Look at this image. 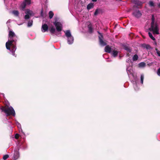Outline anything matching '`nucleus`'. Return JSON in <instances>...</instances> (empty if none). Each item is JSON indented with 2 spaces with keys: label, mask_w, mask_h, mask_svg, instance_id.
Returning a JSON list of instances; mask_svg holds the SVG:
<instances>
[{
  "label": "nucleus",
  "mask_w": 160,
  "mask_h": 160,
  "mask_svg": "<svg viewBox=\"0 0 160 160\" xmlns=\"http://www.w3.org/2000/svg\"><path fill=\"white\" fill-rule=\"evenodd\" d=\"M0 109L2 112H4L6 114L7 116H12L14 117L15 115V111L11 106L9 107L6 105L5 106H2L0 108Z\"/></svg>",
  "instance_id": "nucleus-1"
},
{
  "label": "nucleus",
  "mask_w": 160,
  "mask_h": 160,
  "mask_svg": "<svg viewBox=\"0 0 160 160\" xmlns=\"http://www.w3.org/2000/svg\"><path fill=\"white\" fill-rule=\"evenodd\" d=\"M48 29L51 34H55L56 32V29L54 27L51 25L48 28V25L46 24H42V31L44 32L48 31Z\"/></svg>",
  "instance_id": "nucleus-2"
},
{
  "label": "nucleus",
  "mask_w": 160,
  "mask_h": 160,
  "mask_svg": "<svg viewBox=\"0 0 160 160\" xmlns=\"http://www.w3.org/2000/svg\"><path fill=\"white\" fill-rule=\"evenodd\" d=\"M17 40H12L11 41L8 40L6 43V46L7 49L9 50H10V47H11L12 51H15L16 49V43Z\"/></svg>",
  "instance_id": "nucleus-3"
},
{
  "label": "nucleus",
  "mask_w": 160,
  "mask_h": 160,
  "mask_svg": "<svg viewBox=\"0 0 160 160\" xmlns=\"http://www.w3.org/2000/svg\"><path fill=\"white\" fill-rule=\"evenodd\" d=\"M149 30L151 31H153L154 34H159L157 25L156 23H155L154 22L151 23V27L149 28Z\"/></svg>",
  "instance_id": "nucleus-4"
},
{
  "label": "nucleus",
  "mask_w": 160,
  "mask_h": 160,
  "mask_svg": "<svg viewBox=\"0 0 160 160\" xmlns=\"http://www.w3.org/2000/svg\"><path fill=\"white\" fill-rule=\"evenodd\" d=\"M53 23L56 28L57 31L60 32L62 30V25L60 22L55 21L53 22Z\"/></svg>",
  "instance_id": "nucleus-5"
},
{
  "label": "nucleus",
  "mask_w": 160,
  "mask_h": 160,
  "mask_svg": "<svg viewBox=\"0 0 160 160\" xmlns=\"http://www.w3.org/2000/svg\"><path fill=\"white\" fill-rule=\"evenodd\" d=\"M8 38L9 41H11L12 40H17L15 38H17V37L15 35L14 32L12 31H9L8 34Z\"/></svg>",
  "instance_id": "nucleus-6"
},
{
  "label": "nucleus",
  "mask_w": 160,
  "mask_h": 160,
  "mask_svg": "<svg viewBox=\"0 0 160 160\" xmlns=\"http://www.w3.org/2000/svg\"><path fill=\"white\" fill-rule=\"evenodd\" d=\"M98 33L100 35V36L98 37L99 42L100 44L102 46H104L107 45L106 43L104 42L103 40V37L102 34L99 31H98Z\"/></svg>",
  "instance_id": "nucleus-7"
},
{
  "label": "nucleus",
  "mask_w": 160,
  "mask_h": 160,
  "mask_svg": "<svg viewBox=\"0 0 160 160\" xmlns=\"http://www.w3.org/2000/svg\"><path fill=\"white\" fill-rule=\"evenodd\" d=\"M132 2L134 3L135 5H137V6H134V7H136L137 8H139V7H141L142 4V2L138 0H132Z\"/></svg>",
  "instance_id": "nucleus-8"
},
{
  "label": "nucleus",
  "mask_w": 160,
  "mask_h": 160,
  "mask_svg": "<svg viewBox=\"0 0 160 160\" xmlns=\"http://www.w3.org/2000/svg\"><path fill=\"white\" fill-rule=\"evenodd\" d=\"M132 14L135 17L137 18L140 17L142 15V14L139 10L135 11Z\"/></svg>",
  "instance_id": "nucleus-9"
},
{
  "label": "nucleus",
  "mask_w": 160,
  "mask_h": 160,
  "mask_svg": "<svg viewBox=\"0 0 160 160\" xmlns=\"http://www.w3.org/2000/svg\"><path fill=\"white\" fill-rule=\"evenodd\" d=\"M88 28L89 32L90 33H92L93 32V28L92 25L91 23L88 25Z\"/></svg>",
  "instance_id": "nucleus-10"
},
{
  "label": "nucleus",
  "mask_w": 160,
  "mask_h": 160,
  "mask_svg": "<svg viewBox=\"0 0 160 160\" xmlns=\"http://www.w3.org/2000/svg\"><path fill=\"white\" fill-rule=\"evenodd\" d=\"M124 49L126 50L127 52H131V48L128 45H124L123 46Z\"/></svg>",
  "instance_id": "nucleus-11"
},
{
  "label": "nucleus",
  "mask_w": 160,
  "mask_h": 160,
  "mask_svg": "<svg viewBox=\"0 0 160 160\" xmlns=\"http://www.w3.org/2000/svg\"><path fill=\"white\" fill-rule=\"evenodd\" d=\"M104 50L106 52L110 53L111 52V48L109 45H107L105 47Z\"/></svg>",
  "instance_id": "nucleus-12"
},
{
  "label": "nucleus",
  "mask_w": 160,
  "mask_h": 160,
  "mask_svg": "<svg viewBox=\"0 0 160 160\" xmlns=\"http://www.w3.org/2000/svg\"><path fill=\"white\" fill-rule=\"evenodd\" d=\"M68 43L69 44H72L73 42V38L72 36H71L70 37H69L68 38Z\"/></svg>",
  "instance_id": "nucleus-13"
},
{
  "label": "nucleus",
  "mask_w": 160,
  "mask_h": 160,
  "mask_svg": "<svg viewBox=\"0 0 160 160\" xmlns=\"http://www.w3.org/2000/svg\"><path fill=\"white\" fill-rule=\"evenodd\" d=\"M65 33L66 36L67 38L70 37L72 36L70 31L69 30L66 31V32H65Z\"/></svg>",
  "instance_id": "nucleus-14"
},
{
  "label": "nucleus",
  "mask_w": 160,
  "mask_h": 160,
  "mask_svg": "<svg viewBox=\"0 0 160 160\" xmlns=\"http://www.w3.org/2000/svg\"><path fill=\"white\" fill-rule=\"evenodd\" d=\"M94 7L93 4L92 3H90L87 6V9L88 10H89L93 8Z\"/></svg>",
  "instance_id": "nucleus-15"
},
{
  "label": "nucleus",
  "mask_w": 160,
  "mask_h": 160,
  "mask_svg": "<svg viewBox=\"0 0 160 160\" xmlns=\"http://www.w3.org/2000/svg\"><path fill=\"white\" fill-rule=\"evenodd\" d=\"M26 4L25 3V2H23L21 5V8L22 10L23 11L24 10L25 8H26Z\"/></svg>",
  "instance_id": "nucleus-16"
},
{
  "label": "nucleus",
  "mask_w": 160,
  "mask_h": 160,
  "mask_svg": "<svg viewBox=\"0 0 160 160\" xmlns=\"http://www.w3.org/2000/svg\"><path fill=\"white\" fill-rule=\"evenodd\" d=\"M118 53V52L115 50L112 51V55L113 57H115L117 56Z\"/></svg>",
  "instance_id": "nucleus-17"
},
{
  "label": "nucleus",
  "mask_w": 160,
  "mask_h": 160,
  "mask_svg": "<svg viewBox=\"0 0 160 160\" xmlns=\"http://www.w3.org/2000/svg\"><path fill=\"white\" fill-rule=\"evenodd\" d=\"M12 13L15 16L18 17L19 15V12L18 10H13L12 11Z\"/></svg>",
  "instance_id": "nucleus-18"
},
{
  "label": "nucleus",
  "mask_w": 160,
  "mask_h": 160,
  "mask_svg": "<svg viewBox=\"0 0 160 160\" xmlns=\"http://www.w3.org/2000/svg\"><path fill=\"white\" fill-rule=\"evenodd\" d=\"M146 65L145 63L144 62H142L138 64V66L139 67H144Z\"/></svg>",
  "instance_id": "nucleus-19"
},
{
  "label": "nucleus",
  "mask_w": 160,
  "mask_h": 160,
  "mask_svg": "<svg viewBox=\"0 0 160 160\" xmlns=\"http://www.w3.org/2000/svg\"><path fill=\"white\" fill-rule=\"evenodd\" d=\"M48 14L49 18L50 19L52 18L54 15V13L52 11H50L49 12Z\"/></svg>",
  "instance_id": "nucleus-20"
},
{
  "label": "nucleus",
  "mask_w": 160,
  "mask_h": 160,
  "mask_svg": "<svg viewBox=\"0 0 160 160\" xmlns=\"http://www.w3.org/2000/svg\"><path fill=\"white\" fill-rule=\"evenodd\" d=\"M138 57L137 54L134 55L132 58V60L133 61H136L138 60Z\"/></svg>",
  "instance_id": "nucleus-21"
},
{
  "label": "nucleus",
  "mask_w": 160,
  "mask_h": 160,
  "mask_svg": "<svg viewBox=\"0 0 160 160\" xmlns=\"http://www.w3.org/2000/svg\"><path fill=\"white\" fill-rule=\"evenodd\" d=\"M148 35L150 38L152 39L154 41L155 40V38L152 36V34L150 32H148Z\"/></svg>",
  "instance_id": "nucleus-22"
},
{
  "label": "nucleus",
  "mask_w": 160,
  "mask_h": 160,
  "mask_svg": "<svg viewBox=\"0 0 160 160\" xmlns=\"http://www.w3.org/2000/svg\"><path fill=\"white\" fill-rule=\"evenodd\" d=\"M33 21L32 20H30L28 21V27H31Z\"/></svg>",
  "instance_id": "nucleus-23"
},
{
  "label": "nucleus",
  "mask_w": 160,
  "mask_h": 160,
  "mask_svg": "<svg viewBox=\"0 0 160 160\" xmlns=\"http://www.w3.org/2000/svg\"><path fill=\"white\" fill-rule=\"evenodd\" d=\"M15 158L17 159L19 157V153L18 152H16L14 154Z\"/></svg>",
  "instance_id": "nucleus-24"
},
{
  "label": "nucleus",
  "mask_w": 160,
  "mask_h": 160,
  "mask_svg": "<svg viewBox=\"0 0 160 160\" xmlns=\"http://www.w3.org/2000/svg\"><path fill=\"white\" fill-rule=\"evenodd\" d=\"M144 47L148 49H150L151 48V46L148 44L145 45Z\"/></svg>",
  "instance_id": "nucleus-25"
},
{
  "label": "nucleus",
  "mask_w": 160,
  "mask_h": 160,
  "mask_svg": "<svg viewBox=\"0 0 160 160\" xmlns=\"http://www.w3.org/2000/svg\"><path fill=\"white\" fill-rule=\"evenodd\" d=\"M143 79H144V75L143 74H141V83L142 84L143 83Z\"/></svg>",
  "instance_id": "nucleus-26"
},
{
  "label": "nucleus",
  "mask_w": 160,
  "mask_h": 160,
  "mask_svg": "<svg viewBox=\"0 0 160 160\" xmlns=\"http://www.w3.org/2000/svg\"><path fill=\"white\" fill-rule=\"evenodd\" d=\"M149 5L151 7H154V4L153 2L150 1L149 2Z\"/></svg>",
  "instance_id": "nucleus-27"
},
{
  "label": "nucleus",
  "mask_w": 160,
  "mask_h": 160,
  "mask_svg": "<svg viewBox=\"0 0 160 160\" xmlns=\"http://www.w3.org/2000/svg\"><path fill=\"white\" fill-rule=\"evenodd\" d=\"M25 13L27 14H28L29 15H31L32 14V12H31V11L29 10H27V11L25 12Z\"/></svg>",
  "instance_id": "nucleus-28"
},
{
  "label": "nucleus",
  "mask_w": 160,
  "mask_h": 160,
  "mask_svg": "<svg viewBox=\"0 0 160 160\" xmlns=\"http://www.w3.org/2000/svg\"><path fill=\"white\" fill-rule=\"evenodd\" d=\"M9 157V155L8 154L4 155L3 157V159L4 160L7 159Z\"/></svg>",
  "instance_id": "nucleus-29"
},
{
  "label": "nucleus",
  "mask_w": 160,
  "mask_h": 160,
  "mask_svg": "<svg viewBox=\"0 0 160 160\" xmlns=\"http://www.w3.org/2000/svg\"><path fill=\"white\" fill-rule=\"evenodd\" d=\"M24 2L27 4H30L31 0H25Z\"/></svg>",
  "instance_id": "nucleus-30"
},
{
  "label": "nucleus",
  "mask_w": 160,
  "mask_h": 160,
  "mask_svg": "<svg viewBox=\"0 0 160 160\" xmlns=\"http://www.w3.org/2000/svg\"><path fill=\"white\" fill-rule=\"evenodd\" d=\"M152 22L151 23H153L154 22V21H155V18L154 17V16L153 15H152Z\"/></svg>",
  "instance_id": "nucleus-31"
},
{
  "label": "nucleus",
  "mask_w": 160,
  "mask_h": 160,
  "mask_svg": "<svg viewBox=\"0 0 160 160\" xmlns=\"http://www.w3.org/2000/svg\"><path fill=\"white\" fill-rule=\"evenodd\" d=\"M30 18L29 15L28 14H26L24 18L25 19H27Z\"/></svg>",
  "instance_id": "nucleus-32"
},
{
  "label": "nucleus",
  "mask_w": 160,
  "mask_h": 160,
  "mask_svg": "<svg viewBox=\"0 0 160 160\" xmlns=\"http://www.w3.org/2000/svg\"><path fill=\"white\" fill-rule=\"evenodd\" d=\"M98 13V9H97L96 10H95V12H94V15H95V16H96L97 15V14Z\"/></svg>",
  "instance_id": "nucleus-33"
},
{
  "label": "nucleus",
  "mask_w": 160,
  "mask_h": 160,
  "mask_svg": "<svg viewBox=\"0 0 160 160\" xmlns=\"http://www.w3.org/2000/svg\"><path fill=\"white\" fill-rule=\"evenodd\" d=\"M19 137V135L18 134H16L15 136V138L16 139H18Z\"/></svg>",
  "instance_id": "nucleus-34"
},
{
  "label": "nucleus",
  "mask_w": 160,
  "mask_h": 160,
  "mask_svg": "<svg viewBox=\"0 0 160 160\" xmlns=\"http://www.w3.org/2000/svg\"><path fill=\"white\" fill-rule=\"evenodd\" d=\"M157 73L158 76H160V68L158 69Z\"/></svg>",
  "instance_id": "nucleus-35"
},
{
  "label": "nucleus",
  "mask_w": 160,
  "mask_h": 160,
  "mask_svg": "<svg viewBox=\"0 0 160 160\" xmlns=\"http://www.w3.org/2000/svg\"><path fill=\"white\" fill-rule=\"evenodd\" d=\"M15 52L13 51H12V54L15 57H16V56L15 55Z\"/></svg>",
  "instance_id": "nucleus-36"
},
{
  "label": "nucleus",
  "mask_w": 160,
  "mask_h": 160,
  "mask_svg": "<svg viewBox=\"0 0 160 160\" xmlns=\"http://www.w3.org/2000/svg\"><path fill=\"white\" fill-rule=\"evenodd\" d=\"M158 56H159V57H160V51H158V52H157Z\"/></svg>",
  "instance_id": "nucleus-37"
},
{
  "label": "nucleus",
  "mask_w": 160,
  "mask_h": 160,
  "mask_svg": "<svg viewBox=\"0 0 160 160\" xmlns=\"http://www.w3.org/2000/svg\"><path fill=\"white\" fill-rule=\"evenodd\" d=\"M155 50L157 52H158V51H159L158 50V49L157 48H155Z\"/></svg>",
  "instance_id": "nucleus-38"
},
{
  "label": "nucleus",
  "mask_w": 160,
  "mask_h": 160,
  "mask_svg": "<svg viewBox=\"0 0 160 160\" xmlns=\"http://www.w3.org/2000/svg\"><path fill=\"white\" fill-rule=\"evenodd\" d=\"M93 2H95L97 1V0H92Z\"/></svg>",
  "instance_id": "nucleus-39"
},
{
  "label": "nucleus",
  "mask_w": 160,
  "mask_h": 160,
  "mask_svg": "<svg viewBox=\"0 0 160 160\" xmlns=\"http://www.w3.org/2000/svg\"><path fill=\"white\" fill-rule=\"evenodd\" d=\"M158 7L160 8V3L158 4Z\"/></svg>",
  "instance_id": "nucleus-40"
},
{
  "label": "nucleus",
  "mask_w": 160,
  "mask_h": 160,
  "mask_svg": "<svg viewBox=\"0 0 160 160\" xmlns=\"http://www.w3.org/2000/svg\"><path fill=\"white\" fill-rule=\"evenodd\" d=\"M129 55H130L129 54V53H128L127 54V55H128V56H129Z\"/></svg>",
  "instance_id": "nucleus-41"
},
{
  "label": "nucleus",
  "mask_w": 160,
  "mask_h": 160,
  "mask_svg": "<svg viewBox=\"0 0 160 160\" xmlns=\"http://www.w3.org/2000/svg\"><path fill=\"white\" fill-rule=\"evenodd\" d=\"M119 0V1H122V0Z\"/></svg>",
  "instance_id": "nucleus-42"
}]
</instances>
